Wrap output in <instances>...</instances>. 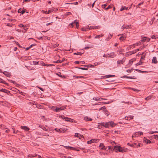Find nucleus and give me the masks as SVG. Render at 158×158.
<instances>
[{"label":"nucleus","instance_id":"6","mask_svg":"<svg viewBox=\"0 0 158 158\" xmlns=\"http://www.w3.org/2000/svg\"><path fill=\"white\" fill-rule=\"evenodd\" d=\"M64 118H65V121H68L70 122H74V120L72 119L69 118H68V117H64Z\"/></svg>","mask_w":158,"mask_h":158},{"label":"nucleus","instance_id":"2","mask_svg":"<svg viewBox=\"0 0 158 158\" xmlns=\"http://www.w3.org/2000/svg\"><path fill=\"white\" fill-rule=\"evenodd\" d=\"M65 106H62L61 107H56V106H53L52 109L53 110L56 112H60L61 110L65 109Z\"/></svg>","mask_w":158,"mask_h":158},{"label":"nucleus","instance_id":"46","mask_svg":"<svg viewBox=\"0 0 158 158\" xmlns=\"http://www.w3.org/2000/svg\"><path fill=\"white\" fill-rule=\"evenodd\" d=\"M127 78H130V79H135V78L134 77H132L128 76Z\"/></svg>","mask_w":158,"mask_h":158},{"label":"nucleus","instance_id":"55","mask_svg":"<svg viewBox=\"0 0 158 158\" xmlns=\"http://www.w3.org/2000/svg\"><path fill=\"white\" fill-rule=\"evenodd\" d=\"M22 9L21 8L19 9L18 10V13H21L22 12Z\"/></svg>","mask_w":158,"mask_h":158},{"label":"nucleus","instance_id":"20","mask_svg":"<svg viewBox=\"0 0 158 158\" xmlns=\"http://www.w3.org/2000/svg\"><path fill=\"white\" fill-rule=\"evenodd\" d=\"M64 60H65V58H63L61 60H58L57 61L54 62L55 63H61L63 61H64Z\"/></svg>","mask_w":158,"mask_h":158},{"label":"nucleus","instance_id":"51","mask_svg":"<svg viewBox=\"0 0 158 158\" xmlns=\"http://www.w3.org/2000/svg\"><path fill=\"white\" fill-rule=\"evenodd\" d=\"M6 25L9 27H12V24L10 23H7Z\"/></svg>","mask_w":158,"mask_h":158},{"label":"nucleus","instance_id":"36","mask_svg":"<svg viewBox=\"0 0 158 158\" xmlns=\"http://www.w3.org/2000/svg\"><path fill=\"white\" fill-rule=\"evenodd\" d=\"M82 53H81V52H77V53H74V55H81L82 54Z\"/></svg>","mask_w":158,"mask_h":158},{"label":"nucleus","instance_id":"56","mask_svg":"<svg viewBox=\"0 0 158 158\" xmlns=\"http://www.w3.org/2000/svg\"><path fill=\"white\" fill-rule=\"evenodd\" d=\"M107 6V5L106 4H104V5H102V8H106L105 7H106Z\"/></svg>","mask_w":158,"mask_h":158},{"label":"nucleus","instance_id":"22","mask_svg":"<svg viewBox=\"0 0 158 158\" xmlns=\"http://www.w3.org/2000/svg\"><path fill=\"white\" fill-rule=\"evenodd\" d=\"M93 99L96 101H101L100 98L98 97H94L93 98Z\"/></svg>","mask_w":158,"mask_h":158},{"label":"nucleus","instance_id":"28","mask_svg":"<svg viewBox=\"0 0 158 158\" xmlns=\"http://www.w3.org/2000/svg\"><path fill=\"white\" fill-rule=\"evenodd\" d=\"M73 77H75V78H84V77L83 76H73Z\"/></svg>","mask_w":158,"mask_h":158},{"label":"nucleus","instance_id":"52","mask_svg":"<svg viewBox=\"0 0 158 158\" xmlns=\"http://www.w3.org/2000/svg\"><path fill=\"white\" fill-rule=\"evenodd\" d=\"M42 129L44 130V131H48V130L46 129V128L44 127H42Z\"/></svg>","mask_w":158,"mask_h":158},{"label":"nucleus","instance_id":"33","mask_svg":"<svg viewBox=\"0 0 158 158\" xmlns=\"http://www.w3.org/2000/svg\"><path fill=\"white\" fill-rule=\"evenodd\" d=\"M103 35L101 34V35H97L95 37V38L97 39L100 38V37H102V36Z\"/></svg>","mask_w":158,"mask_h":158},{"label":"nucleus","instance_id":"8","mask_svg":"<svg viewBox=\"0 0 158 158\" xmlns=\"http://www.w3.org/2000/svg\"><path fill=\"white\" fill-rule=\"evenodd\" d=\"M99 147L102 150H106V148H105L104 145L103 143H100Z\"/></svg>","mask_w":158,"mask_h":158},{"label":"nucleus","instance_id":"63","mask_svg":"<svg viewBox=\"0 0 158 158\" xmlns=\"http://www.w3.org/2000/svg\"><path fill=\"white\" fill-rule=\"evenodd\" d=\"M71 14V13L70 12H68L66 13V15L68 16L69 15H70Z\"/></svg>","mask_w":158,"mask_h":158},{"label":"nucleus","instance_id":"3","mask_svg":"<svg viewBox=\"0 0 158 158\" xmlns=\"http://www.w3.org/2000/svg\"><path fill=\"white\" fill-rule=\"evenodd\" d=\"M99 140L98 139H92L90 140H89L87 142L88 144H91L93 143H97L98 142Z\"/></svg>","mask_w":158,"mask_h":158},{"label":"nucleus","instance_id":"57","mask_svg":"<svg viewBox=\"0 0 158 158\" xmlns=\"http://www.w3.org/2000/svg\"><path fill=\"white\" fill-rule=\"evenodd\" d=\"M141 42H139L135 44L137 46H138L139 45H140L141 44Z\"/></svg>","mask_w":158,"mask_h":158},{"label":"nucleus","instance_id":"11","mask_svg":"<svg viewBox=\"0 0 158 158\" xmlns=\"http://www.w3.org/2000/svg\"><path fill=\"white\" fill-rule=\"evenodd\" d=\"M21 128L25 131H28L29 130V128L26 126H21Z\"/></svg>","mask_w":158,"mask_h":158},{"label":"nucleus","instance_id":"45","mask_svg":"<svg viewBox=\"0 0 158 158\" xmlns=\"http://www.w3.org/2000/svg\"><path fill=\"white\" fill-rule=\"evenodd\" d=\"M134 59H132V60H130L129 61V63H132L134 61Z\"/></svg>","mask_w":158,"mask_h":158},{"label":"nucleus","instance_id":"39","mask_svg":"<svg viewBox=\"0 0 158 158\" xmlns=\"http://www.w3.org/2000/svg\"><path fill=\"white\" fill-rule=\"evenodd\" d=\"M111 102H109V101H108L107 102H102V103L103 104H109Z\"/></svg>","mask_w":158,"mask_h":158},{"label":"nucleus","instance_id":"42","mask_svg":"<svg viewBox=\"0 0 158 158\" xmlns=\"http://www.w3.org/2000/svg\"><path fill=\"white\" fill-rule=\"evenodd\" d=\"M87 29H88V28H81V30L82 31H86Z\"/></svg>","mask_w":158,"mask_h":158},{"label":"nucleus","instance_id":"35","mask_svg":"<svg viewBox=\"0 0 158 158\" xmlns=\"http://www.w3.org/2000/svg\"><path fill=\"white\" fill-rule=\"evenodd\" d=\"M122 103H124L125 104H131L132 103L131 102H122Z\"/></svg>","mask_w":158,"mask_h":158},{"label":"nucleus","instance_id":"17","mask_svg":"<svg viewBox=\"0 0 158 158\" xmlns=\"http://www.w3.org/2000/svg\"><path fill=\"white\" fill-rule=\"evenodd\" d=\"M127 145H129L130 146L132 147H136V144L135 143H131V144L130 143H127Z\"/></svg>","mask_w":158,"mask_h":158},{"label":"nucleus","instance_id":"64","mask_svg":"<svg viewBox=\"0 0 158 158\" xmlns=\"http://www.w3.org/2000/svg\"><path fill=\"white\" fill-rule=\"evenodd\" d=\"M143 2H140V3H139L138 5L137 6V7H138V6H140V5H141L142 4H143Z\"/></svg>","mask_w":158,"mask_h":158},{"label":"nucleus","instance_id":"24","mask_svg":"<svg viewBox=\"0 0 158 158\" xmlns=\"http://www.w3.org/2000/svg\"><path fill=\"white\" fill-rule=\"evenodd\" d=\"M103 110L105 112H108V111H107V110H106V107L105 106H104L101 108L99 110Z\"/></svg>","mask_w":158,"mask_h":158},{"label":"nucleus","instance_id":"12","mask_svg":"<svg viewBox=\"0 0 158 158\" xmlns=\"http://www.w3.org/2000/svg\"><path fill=\"white\" fill-rule=\"evenodd\" d=\"M157 62L156 57L155 56L153 57L152 60V63L156 64Z\"/></svg>","mask_w":158,"mask_h":158},{"label":"nucleus","instance_id":"47","mask_svg":"<svg viewBox=\"0 0 158 158\" xmlns=\"http://www.w3.org/2000/svg\"><path fill=\"white\" fill-rule=\"evenodd\" d=\"M151 97H147L145 98V99L146 100H148L150 99H151Z\"/></svg>","mask_w":158,"mask_h":158},{"label":"nucleus","instance_id":"43","mask_svg":"<svg viewBox=\"0 0 158 158\" xmlns=\"http://www.w3.org/2000/svg\"><path fill=\"white\" fill-rule=\"evenodd\" d=\"M127 118H129V120H130L131 119H133L134 118L133 116H130L127 117Z\"/></svg>","mask_w":158,"mask_h":158},{"label":"nucleus","instance_id":"32","mask_svg":"<svg viewBox=\"0 0 158 158\" xmlns=\"http://www.w3.org/2000/svg\"><path fill=\"white\" fill-rule=\"evenodd\" d=\"M33 64H34L35 65L39 64V62L33 61Z\"/></svg>","mask_w":158,"mask_h":158},{"label":"nucleus","instance_id":"19","mask_svg":"<svg viewBox=\"0 0 158 158\" xmlns=\"http://www.w3.org/2000/svg\"><path fill=\"white\" fill-rule=\"evenodd\" d=\"M126 37L125 35H123V36H121L119 38V40L121 41H123L125 40Z\"/></svg>","mask_w":158,"mask_h":158},{"label":"nucleus","instance_id":"14","mask_svg":"<svg viewBox=\"0 0 158 158\" xmlns=\"http://www.w3.org/2000/svg\"><path fill=\"white\" fill-rule=\"evenodd\" d=\"M143 140L144 141H145L147 143H151V141L149 139H147L145 137H144L143 138Z\"/></svg>","mask_w":158,"mask_h":158},{"label":"nucleus","instance_id":"1","mask_svg":"<svg viewBox=\"0 0 158 158\" xmlns=\"http://www.w3.org/2000/svg\"><path fill=\"white\" fill-rule=\"evenodd\" d=\"M101 124L102 126L106 128L113 127L116 125V124L112 121H109L106 123H102Z\"/></svg>","mask_w":158,"mask_h":158},{"label":"nucleus","instance_id":"48","mask_svg":"<svg viewBox=\"0 0 158 158\" xmlns=\"http://www.w3.org/2000/svg\"><path fill=\"white\" fill-rule=\"evenodd\" d=\"M78 137L80 139H81V138H83L84 137L83 135H79Z\"/></svg>","mask_w":158,"mask_h":158},{"label":"nucleus","instance_id":"50","mask_svg":"<svg viewBox=\"0 0 158 158\" xmlns=\"http://www.w3.org/2000/svg\"><path fill=\"white\" fill-rule=\"evenodd\" d=\"M26 11V10H22V12H21V15H23L24 13H25Z\"/></svg>","mask_w":158,"mask_h":158},{"label":"nucleus","instance_id":"5","mask_svg":"<svg viewBox=\"0 0 158 158\" xmlns=\"http://www.w3.org/2000/svg\"><path fill=\"white\" fill-rule=\"evenodd\" d=\"M108 56L110 58H113L116 56V54L114 52H112L108 53Z\"/></svg>","mask_w":158,"mask_h":158},{"label":"nucleus","instance_id":"31","mask_svg":"<svg viewBox=\"0 0 158 158\" xmlns=\"http://www.w3.org/2000/svg\"><path fill=\"white\" fill-rule=\"evenodd\" d=\"M158 38V37L157 36V35L155 36V35H152L151 36V38L152 39H157Z\"/></svg>","mask_w":158,"mask_h":158},{"label":"nucleus","instance_id":"9","mask_svg":"<svg viewBox=\"0 0 158 158\" xmlns=\"http://www.w3.org/2000/svg\"><path fill=\"white\" fill-rule=\"evenodd\" d=\"M3 74H4L7 77H10V73L9 72H7L6 71L3 72H2Z\"/></svg>","mask_w":158,"mask_h":158},{"label":"nucleus","instance_id":"58","mask_svg":"<svg viewBox=\"0 0 158 158\" xmlns=\"http://www.w3.org/2000/svg\"><path fill=\"white\" fill-rule=\"evenodd\" d=\"M42 12L43 13H44L45 14H47V11H44V10H42Z\"/></svg>","mask_w":158,"mask_h":158},{"label":"nucleus","instance_id":"37","mask_svg":"<svg viewBox=\"0 0 158 158\" xmlns=\"http://www.w3.org/2000/svg\"><path fill=\"white\" fill-rule=\"evenodd\" d=\"M142 63H143V61H141V62H140V61L139 62L137 63L136 64V65H139L142 64Z\"/></svg>","mask_w":158,"mask_h":158},{"label":"nucleus","instance_id":"23","mask_svg":"<svg viewBox=\"0 0 158 158\" xmlns=\"http://www.w3.org/2000/svg\"><path fill=\"white\" fill-rule=\"evenodd\" d=\"M143 133L142 132L139 131L136 132L135 133V135L140 136L141 135H143Z\"/></svg>","mask_w":158,"mask_h":158},{"label":"nucleus","instance_id":"44","mask_svg":"<svg viewBox=\"0 0 158 158\" xmlns=\"http://www.w3.org/2000/svg\"><path fill=\"white\" fill-rule=\"evenodd\" d=\"M133 70V69H127V72L128 73H131L132 71Z\"/></svg>","mask_w":158,"mask_h":158},{"label":"nucleus","instance_id":"15","mask_svg":"<svg viewBox=\"0 0 158 158\" xmlns=\"http://www.w3.org/2000/svg\"><path fill=\"white\" fill-rule=\"evenodd\" d=\"M0 91L6 94L10 93V91H9L7 89H0Z\"/></svg>","mask_w":158,"mask_h":158},{"label":"nucleus","instance_id":"61","mask_svg":"<svg viewBox=\"0 0 158 158\" xmlns=\"http://www.w3.org/2000/svg\"><path fill=\"white\" fill-rule=\"evenodd\" d=\"M94 29V26H90L89 27V30L92 29Z\"/></svg>","mask_w":158,"mask_h":158},{"label":"nucleus","instance_id":"26","mask_svg":"<svg viewBox=\"0 0 158 158\" xmlns=\"http://www.w3.org/2000/svg\"><path fill=\"white\" fill-rule=\"evenodd\" d=\"M128 8V7H127L125 6H123L121 7L120 10L121 11H122L123 10H127Z\"/></svg>","mask_w":158,"mask_h":158},{"label":"nucleus","instance_id":"29","mask_svg":"<svg viewBox=\"0 0 158 158\" xmlns=\"http://www.w3.org/2000/svg\"><path fill=\"white\" fill-rule=\"evenodd\" d=\"M19 26L20 27H23L24 29H25V27H26V26H24V25L22 24H19Z\"/></svg>","mask_w":158,"mask_h":158},{"label":"nucleus","instance_id":"4","mask_svg":"<svg viewBox=\"0 0 158 158\" xmlns=\"http://www.w3.org/2000/svg\"><path fill=\"white\" fill-rule=\"evenodd\" d=\"M70 25H71L72 27H73L74 25H76V27H77V28L78 27H79V23L78 22H77L76 21V20H75L74 21V22L71 23L70 24Z\"/></svg>","mask_w":158,"mask_h":158},{"label":"nucleus","instance_id":"62","mask_svg":"<svg viewBox=\"0 0 158 158\" xmlns=\"http://www.w3.org/2000/svg\"><path fill=\"white\" fill-rule=\"evenodd\" d=\"M103 56L104 57H106V58H107V57H108V54H107V55H106L105 54H104L103 55Z\"/></svg>","mask_w":158,"mask_h":158},{"label":"nucleus","instance_id":"21","mask_svg":"<svg viewBox=\"0 0 158 158\" xmlns=\"http://www.w3.org/2000/svg\"><path fill=\"white\" fill-rule=\"evenodd\" d=\"M64 147H65L66 149H68V148H70V149H71V150H76V148H73V147H70L69 146H64Z\"/></svg>","mask_w":158,"mask_h":158},{"label":"nucleus","instance_id":"10","mask_svg":"<svg viewBox=\"0 0 158 158\" xmlns=\"http://www.w3.org/2000/svg\"><path fill=\"white\" fill-rule=\"evenodd\" d=\"M119 148H120L119 147V146H114V150L116 152H119V150H120Z\"/></svg>","mask_w":158,"mask_h":158},{"label":"nucleus","instance_id":"30","mask_svg":"<svg viewBox=\"0 0 158 158\" xmlns=\"http://www.w3.org/2000/svg\"><path fill=\"white\" fill-rule=\"evenodd\" d=\"M135 70L138 71L139 73H143L146 72V71H142L138 69H135Z\"/></svg>","mask_w":158,"mask_h":158},{"label":"nucleus","instance_id":"38","mask_svg":"<svg viewBox=\"0 0 158 158\" xmlns=\"http://www.w3.org/2000/svg\"><path fill=\"white\" fill-rule=\"evenodd\" d=\"M119 148H119V149L120 150H119V152H123L124 151L123 149L120 146H119Z\"/></svg>","mask_w":158,"mask_h":158},{"label":"nucleus","instance_id":"18","mask_svg":"<svg viewBox=\"0 0 158 158\" xmlns=\"http://www.w3.org/2000/svg\"><path fill=\"white\" fill-rule=\"evenodd\" d=\"M0 82L6 85L7 86L9 85V84L7 83H6L5 81L3 80L2 79H1V78H0Z\"/></svg>","mask_w":158,"mask_h":158},{"label":"nucleus","instance_id":"41","mask_svg":"<svg viewBox=\"0 0 158 158\" xmlns=\"http://www.w3.org/2000/svg\"><path fill=\"white\" fill-rule=\"evenodd\" d=\"M112 6L111 5H109L107 8H105L106 10H107L110 8H111Z\"/></svg>","mask_w":158,"mask_h":158},{"label":"nucleus","instance_id":"40","mask_svg":"<svg viewBox=\"0 0 158 158\" xmlns=\"http://www.w3.org/2000/svg\"><path fill=\"white\" fill-rule=\"evenodd\" d=\"M85 66H87L88 67H94V65H91V64H88L87 65Z\"/></svg>","mask_w":158,"mask_h":158},{"label":"nucleus","instance_id":"13","mask_svg":"<svg viewBox=\"0 0 158 158\" xmlns=\"http://www.w3.org/2000/svg\"><path fill=\"white\" fill-rule=\"evenodd\" d=\"M84 120L86 121H91L92 120V119L91 118L89 117H88L86 116L85 117Z\"/></svg>","mask_w":158,"mask_h":158},{"label":"nucleus","instance_id":"25","mask_svg":"<svg viewBox=\"0 0 158 158\" xmlns=\"http://www.w3.org/2000/svg\"><path fill=\"white\" fill-rule=\"evenodd\" d=\"M115 76L114 75H107L105 76V77L106 78H107L110 77H114Z\"/></svg>","mask_w":158,"mask_h":158},{"label":"nucleus","instance_id":"34","mask_svg":"<svg viewBox=\"0 0 158 158\" xmlns=\"http://www.w3.org/2000/svg\"><path fill=\"white\" fill-rule=\"evenodd\" d=\"M145 58V56H142L141 58V59H140V62H141V61H143L142 60H144Z\"/></svg>","mask_w":158,"mask_h":158},{"label":"nucleus","instance_id":"53","mask_svg":"<svg viewBox=\"0 0 158 158\" xmlns=\"http://www.w3.org/2000/svg\"><path fill=\"white\" fill-rule=\"evenodd\" d=\"M79 135V134L78 133H75V137H78Z\"/></svg>","mask_w":158,"mask_h":158},{"label":"nucleus","instance_id":"27","mask_svg":"<svg viewBox=\"0 0 158 158\" xmlns=\"http://www.w3.org/2000/svg\"><path fill=\"white\" fill-rule=\"evenodd\" d=\"M78 69H80L82 70H88V68H83V67H78Z\"/></svg>","mask_w":158,"mask_h":158},{"label":"nucleus","instance_id":"54","mask_svg":"<svg viewBox=\"0 0 158 158\" xmlns=\"http://www.w3.org/2000/svg\"><path fill=\"white\" fill-rule=\"evenodd\" d=\"M123 49H121V50H119L118 51V52H119V53L121 54L123 52Z\"/></svg>","mask_w":158,"mask_h":158},{"label":"nucleus","instance_id":"16","mask_svg":"<svg viewBox=\"0 0 158 158\" xmlns=\"http://www.w3.org/2000/svg\"><path fill=\"white\" fill-rule=\"evenodd\" d=\"M125 60H123V59L121 60H118L117 61V63L118 64H123Z\"/></svg>","mask_w":158,"mask_h":158},{"label":"nucleus","instance_id":"49","mask_svg":"<svg viewBox=\"0 0 158 158\" xmlns=\"http://www.w3.org/2000/svg\"><path fill=\"white\" fill-rule=\"evenodd\" d=\"M148 133L150 134H152L154 133H158V131H155V132H154L153 131H150Z\"/></svg>","mask_w":158,"mask_h":158},{"label":"nucleus","instance_id":"60","mask_svg":"<svg viewBox=\"0 0 158 158\" xmlns=\"http://www.w3.org/2000/svg\"><path fill=\"white\" fill-rule=\"evenodd\" d=\"M113 148V147H111V146H108V149L109 150H112Z\"/></svg>","mask_w":158,"mask_h":158},{"label":"nucleus","instance_id":"59","mask_svg":"<svg viewBox=\"0 0 158 158\" xmlns=\"http://www.w3.org/2000/svg\"><path fill=\"white\" fill-rule=\"evenodd\" d=\"M53 10H48V11H47V14H49L51 12L53 11Z\"/></svg>","mask_w":158,"mask_h":158},{"label":"nucleus","instance_id":"7","mask_svg":"<svg viewBox=\"0 0 158 158\" xmlns=\"http://www.w3.org/2000/svg\"><path fill=\"white\" fill-rule=\"evenodd\" d=\"M150 40V38H148L146 37H144L142 38V40H141V42H145L146 41L148 42Z\"/></svg>","mask_w":158,"mask_h":158}]
</instances>
